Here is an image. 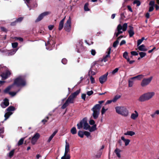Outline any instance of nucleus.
I'll return each instance as SVG.
<instances>
[{
	"label": "nucleus",
	"mask_w": 159,
	"mask_h": 159,
	"mask_svg": "<svg viewBox=\"0 0 159 159\" xmlns=\"http://www.w3.org/2000/svg\"><path fill=\"white\" fill-rule=\"evenodd\" d=\"M18 44V43L16 42L12 43V47L13 48H16L17 47Z\"/></svg>",
	"instance_id": "bf43d9fd"
},
{
	"label": "nucleus",
	"mask_w": 159,
	"mask_h": 159,
	"mask_svg": "<svg viewBox=\"0 0 159 159\" xmlns=\"http://www.w3.org/2000/svg\"><path fill=\"white\" fill-rule=\"evenodd\" d=\"M80 93V91L77 90L74 93H72L70 96H71L72 98H75L77 95Z\"/></svg>",
	"instance_id": "7c9ffc66"
},
{
	"label": "nucleus",
	"mask_w": 159,
	"mask_h": 159,
	"mask_svg": "<svg viewBox=\"0 0 159 159\" xmlns=\"http://www.w3.org/2000/svg\"><path fill=\"white\" fill-rule=\"evenodd\" d=\"M70 132L73 134H76L77 133V131L75 127H73L70 130Z\"/></svg>",
	"instance_id": "ea45409f"
},
{
	"label": "nucleus",
	"mask_w": 159,
	"mask_h": 159,
	"mask_svg": "<svg viewBox=\"0 0 159 159\" xmlns=\"http://www.w3.org/2000/svg\"><path fill=\"white\" fill-rule=\"evenodd\" d=\"M152 77L151 76L148 78H144L142 81L141 85L142 87H145L148 85L151 82Z\"/></svg>",
	"instance_id": "1a4fd4ad"
},
{
	"label": "nucleus",
	"mask_w": 159,
	"mask_h": 159,
	"mask_svg": "<svg viewBox=\"0 0 159 159\" xmlns=\"http://www.w3.org/2000/svg\"><path fill=\"white\" fill-rule=\"evenodd\" d=\"M124 134L125 135L132 136L135 134V133L133 131H127Z\"/></svg>",
	"instance_id": "a878e982"
},
{
	"label": "nucleus",
	"mask_w": 159,
	"mask_h": 159,
	"mask_svg": "<svg viewBox=\"0 0 159 159\" xmlns=\"http://www.w3.org/2000/svg\"><path fill=\"white\" fill-rule=\"evenodd\" d=\"M111 48L110 47L107 50L106 53L107 54L103 57V58L102 60V61H104L105 62L107 61L108 60V59L110 57V54L111 53Z\"/></svg>",
	"instance_id": "f8f14e48"
},
{
	"label": "nucleus",
	"mask_w": 159,
	"mask_h": 159,
	"mask_svg": "<svg viewBox=\"0 0 159 159\" xmlns=\"http://www.w3.org/2000/svg\"><path fill=\"white\" fill-rule=\"evenodd\" d=\"M108 75V72H107L106 74L101 76L99 78V81L101 84H103L106 81Z\"/></svg>",
	"instance_id": "4468645a"
},
{
	"label": "nucleus",
	"mask_w": 159,
	"mask_h": 159,
	"mask_svg": "<svg viewBox=\"0 0 159 159\" xmlns=\"http://www.w3.org/2000/svg\"><path fill=\"white\" fill-rule=\"evenodd\" d=\"M83 43L82 41L80 40L79 43L77 45V50L76 51L78 52H80L83 49Z\"/></svg>",
	"instance_id": "2eb2a0df"
},
{
	"label": "nucleus",
	"mask_w": 159,
	"mask_h": 159,
	"mask_svg": "<svg viewBox=\"0 0 159 159\" xmlns=\"http://www.w3.org/2000/svg\"><path fill=\"white\" fill-rule=\"evenodd\" d=\"M123 36H120L118 37L117 38V40L114 42L113 46L114 48H116L119 43V41L118 40H120L121 38H123Z\"/></svg>",
	"instance_id": "bb28decb"
},
{
	"label": "nucleus",
	"mask_w": 159,
	"mask_h": 159,
	"mask_svg": "<svg viewBox=\"0 0 159 159\" xmlns=\"http://www.w3.org/2000/svg\"><path fill=\"white\" fill-rule=\"evenodd\" d=\"M134 113H133L131 114L130 118L133 120L136 119L138 116L139 114L136 111H134Z\"/></svg>",
	"instance_id": "aec40b11"
},
{
	"label": "nucleus",
	"mask_w": 159,
	"mask_h": 159,
	"mask_svg": "<svg viewBox=\"0 0 159 159\" xmlns=\"http://www.w3.org/2000/svg\"><path fill=\"white\" fill-rule=\"evenodd\" d=\"M9 105L8 100L7 98H5L1 104V106L2 108H5Z\"/></svg>",
	"instance_id": "dca6fc26"
},
{
	"label": "nucleus",
	"mask_w": 159,
	"mask_h": 159,
	"mask_svg": "<svg viewBox=\"0 0 159 159\" xmlns=\"http://www.w3.org/2000/svg\"><path fill=\"white\" fill-rule=\"evenodd\" d=\"M121 139L123 140L125 143V145L126 146H127L130 142V140L129 139H125L124 137L122 136L121 138Z\"/></svg>",
	"instance_id": "4be33fe9"
},
{
	"label": "nucleus",
	"mask_w": 159,
	"mask_h": 159,
	"mask_svg": "<svg viewBox=\"0 0 159 159\" xmlns=\"http://www.w3.org/2000/svg\"><path fill=\"white\" fill-rule=\"evenodd\" d=\"M139 54L140 56V58H142L144 57L146 55V53L143 52H141L139 53Z\"/></svg>",
	"instance_id": "49530a36"
},
{
	"label": "nucleus",
	"mask_w": 159,
	"mask_h": 159,
	"mask_svg": "<svg viewBox=\"0 0 159 159\" xmlns=\"http://www.w3.org/2000/svg\"><path fill=\"white\" fill-rule=\"evenodd\" d=\"M95 121L93 120H91L89 121V123L90 125H93L95 124Z\"/></svg>",
	"instance_id": "0e129e2a"
},
{
	"label": "nucleus",
	"mask_w": 159,
	"mask_h": 159,
	"mask_svg": "<svg viewBox=\"0 0 159 159\" xmlns=\"http://www.w3.org/2000/svg\"><path fill=\"white\" fill-rule=\"evenodd\" d=\"M17 50V49L12 50L10 52H8L7 54V55L11 56L12 55H13L16 53Z\"/></svg>",
	"instance_id": "c756f323"
},
{
	"label": "nucleus",
	"mask_w": 159,
	"mask_h": 159,
	"mask_svg": "<svg viewBox=\"0 0 159 159\" xmlns=\"http://www.w3.org/2000/svg\"><path fill=\"white\" fill-rule=\"evenodd\" d=\"M88 5L89 4L88 3H86L85 4L84 7V9L85 11H88L89 10V9L88 8Z\"/></svg>",
	"instance_id": "c03bdc74"
},
{
	"label": "nucleus",
	"mask_w": 159,
	"mask_h": 159,
	"mask_svg": "<svg viewBox=\"0 0 159 159\" xmlns=\"http://www.w3.org/2000/svg\"><path fill=\"white\" fill-rule=\"evenodd\" d=\"M77 128L80 129L83 128L84 129L87 130L89 127V125L87 123V119L86 118H83L80 121L79 123L77 125Z\"/></svg>",
	"instance_id": "39448f33"
},
{
	"label": "nucleus",
	"mask_w": 159,
	"mask_h": 159,
	"mask_svg": "<svg viewBox=\"0 0 159 159\" xmlns=\"http://www.w3.org/2000/svg\"><path fill=\"white\" fill-rule=\"evenodd\" d=\"M129 30H128V33L130 37H132L134 34L133 27L131 26H129Z\"/></svg>",
	"instance_id": "6ab92c4d"
},
{
	"label": "nucleus",
	"mask_w": 159,
	"mask_h": 159,
	"mask_svg": "<svg viewBox=\"0 0 159 159\" xmlns=\"http://www.w3.org/2000/svg\"><path fill=\"white\" fill-rule=\"evenodd\" d=\"M134 82L133 81L130 80L129 81V87H131L133 86Z\"/></svg>",
	"instance_id": "4d7b16f0"
},
{
	"label": "nucleus",
	"mask_w": 159,
	"mask_h": 159,
	"mask_svg": "<svg viewBox=\"0 0 159 159\" xmlns=\"http://www.w3.org/2000/svg\"><path fill=\"white\" fill-rule=\"evenodd\" d=\"M23 17H20L16 19V20L17 23L20 22L23 20Z\"/></svg>",
	"instance_id": "6e6d98bb"
},
{
	"label": "nucleus",
	"mask_w": 159,
	"mask_h": 159,
	"mask_svg": "<svg viewBox=\"0 0 159 159\" xmlns=\"http://www.w3.org/2000/svg\"><path fill=\"white\" fill-rule=\"evenodd\" d=\"M70 103L67 100H66L65 103L62 105L61 108L62 109L65 108L69 105Z\"/></svg>",
	"instance_id": "e433bc0d"
},
{
	"label": "nucleus",
	"mask_w": 159,
	"mask_h": 159,
	"mask_svg": "<svg viewBox=\"0 0 159 159\" xmlns=\"http://www.w3.org/2000/svg\"><path fill=\"white\" fill-rule=\"evenodd\" d=\"M120 97L121 96L119 95H117L115 96L112 99V101H113V102H116L118 99L120 98Z\"/></svg>",
	"instance_id": "4c0bfd02"
},
{
	"label": "nucleus",
	"mask_w": 159,
	"mask_h": 159,
	"mask_svg": "<svg viewBox=\"0 0 159 159\" xmlns=\"http://www.w3.org/2000/svg\"><path fill=\"white\" fill-rule=\"evenodd\" d=\"M118 70H119V68H116V69H115L114 70H113L111 72V73L112 75H114L118 71Z\"/></svg>",
	"instance_id": "8fccbe9b"
},
{
	"label": "nucleus",
	"mask_w": 159,
	"mask_h": 159,
	"mask_svg": "<svg viewBox=\"0 0 159 159\" xmlns=\"http://www.w3.org/2000/svg\"><path fill=\"white\" fill-rule=\"evenodd\" d=\"M48 119V117H47L45 119L43 120H42V122H43L44 124H45V123L47 122V120Z\"/></svg>",
	"instance_id": "e2e57ef3"
},
{
	"label": "nucleus",
	"mask_w": 159,
	"mask_h": 159,
	"mask_svg": "<svg viewBox=\"0 0 159 159\" xmlns=\"http://www.w3.org/2000/svg\"><path fill=\"white\" fill-rule=\"evenodd\" d=\"M138 49L139 51L145 52L148 50V49L146 47L144 44H142L138 46Z\"/></svg>",
	"instance_id": "a211bd4d"
},
{
	"label": "nucleus",
	"mask_w": 159,
	"mask_h": 159,
	"mask_svg": "<svg viewBox=\"0 0 159 159\" xmlns=\"http://www.w3.org/2000/svg\"><path fill=\"white\" fill-rule=\"evenodd\" d=\"M134 4H136L137 6H139L140 5V2L139 0H135L133 2Z\"/></svg>",
	"instance_id": "09e8293b"
},
{
	"label": "nucleus",
	"mask_w": 159,
	"mask_h": 159,
	"mask_svg": "<svg viewBox=\"0 0 159 159\" xmlns=\"http://www.w3.org/2000/svg\"><path fill=\"white\" fill-rule=\"evenodd\" d=\"M127 24L126 23H124L123 26H122L120 24H119L117 28V33L115 32V35H116V37H118L119 34H122L123 31H125L127 30Z\"/></svg>",
	"instance_id": "0eeeda50"
},
{
	"label": "nucleus",
	"mask_w": 159,
	"mask_h": 159,
	"mask_svg": "<svg viewBox=\"0 0 159 159\" xmlns=\"http://www.w3.org/2000/svg\"><path fill=\"white\" fill-rule=\"evenodd\" d=\"M108 110V109L107 108V109H105L104 107H103L102 108V110H101V114L102 115H103L106 111H107Z\"/></svg>",
	"instance_id": "13d9d810"
},
{
	"label": "nucleus",
	"mask_w": 159,
	"mask_h": 159,
	"mask_svg": "<svg viewBox=\"0 0 159 159\" xmlns=\"http://www.w3.org/2000/svg\"><path fill=\"white\" fill-rule=\"evenodd\" d=\"M70 103L67 100H66L65 103L62 105L61 108L62 109L65 108L69 105Z\"/></svg>",
	"instance_id": "f704fd0d"
},
{
	"label": "nucleus",
	"mask_w": 159,
	"mask_h": 159,
	"mask_svg": "<svg viewBox=\"0 0 159 159\" xmlns=\"http://www.w3.org/2000/svg\"><path fill=\"white\" fill-rule=\"evenodd\" d=\"M3 71H5V72H3L1 76L3 79H6L10 76L11 73L6 67L3 66L2 65H0V72Z\"/></svg>",
	"instance_id": "423d86ee"
},
{
	"label": "nucleus",
	"mask_w": 159,
	"mask_h": 159,
	"mask_svg": "<svg viewBox=\"0 0 159 159\" xmlns=\"http://www.w3.org/2000/svg\"><path fill=\"white\" fill-rule=\"evenodd\" d=\"M84 132H83L81 131H79L78 132V135L81 138H83L84 136Z\"/></svg>",
	"instance_id": "a18cd8bd"
},
{
	"label": "nucleus",
	"mask_w": 159,
	"mask_h": 159,
	"mask_svg": "<svg viewBox=\"0 0 159 159\" xmlns=\"http://www.w3.org/2000/svg\"><path fill=\"white\" fill-rule=\"evenodd\" d=\"M54 25H50L48 26V29L50 30H51L54 28Z\"/></svg>",
	"instance_id": "774afa93"
},
{
	"label": "nucleus",
	"mask_w": 159,
	"mask_h": 159,
	"mask_svg": "<svg viewBox=\"0 0 159 159\" xmlns=\"http://www.w3.org/2000/svg\"><path fill=\"white\" fill-rule=\"evenodd\" d=\"M52 41L49 39L47 43H45V46L46 47V48L48 50H51V48H48L47 46L48 45L49 46H50L51 45Z\"/></svg>",
	"instance_id": "c85d7f7f"
},
{
	"label": "nucleus",
	"mask_w": 159,
	"mask_h": 159,
	"mask_svg": "<svg viewBox=\"0 0 159 159\" xmlns=\"http://www.w3.org/2000/svg\"><path fill=\"white\" fill-rule=\"evenodd\" d=\"M71 20L70 17L66 21L64 25V29L66 31L69 32L70 31L71 29Z\"/></svg>",
	"instance_id": "9b49d317"
},
{
	"label": "nucleus",
	"mask_w": 159,
	"mask_h": 159,
	"mask_svg": "<svg viewBox=\"0 0 159 159\" xmlns=\"http://www.w3.org/2000/svg\"><path fill=\"white\" fill-rule=\"evenodd\" d=\"M123 57L126 59L127 58H128V52H125L123 53Z\"/></svg>",
	"instance_id": "052dcab7"
},
{
	"label": "nucleus",
	"mask_w": 159,
	"mask_h": 159,
	"mask_svg": "<svg viewBox=\"0 0 159 159\" xmlns=\"http://www.w3.org/2000/svg\"><path fill=\"white\" fill-rule=\"evenodd\" d=\"M159 115V110L156 111L153 113L151 115L152 118H155L157 115Z\"/></svg>",
	"instance_id": "2f4dec72"
},
{
	"label": "nucleus",
	"mask_w": 159,
	"mask_h": 159,
	"mask_svg": "<svg viewBox=\"0 0 159 159\" xmlns=\"http://www.w3.org/2000/svg\"><path fill=\"white\" fill-rule=\"evenodd\" d=\"M67 60L65 58H63L61 60L62 63L64 65L66 64L67 63Z\"/></svg>",
	"instance_id": "864d4df0"
},
{
	"label": "nucleus",
	"mask_w": 159,
	"mask_h": 159,
	"mask_svg": "<svg viewBox=\"0 0 159 159\" xmlns=\"http://www.w3.org/2000/svg\"><path fill=\"white\" fill-rule=\"evenodd\" d=\"M93 93V91L91 90L90 91H88L87 93V94L88 96H89L92 95Z\"/></svg>",
	"instance_id": "338daca9"
},
{
	"label": "nucleus",
	"mask_w": 159,
	"mask_h": 159,
	"mask_svg": "<svg viewBox=\"0 0 159 159\" xmlns=\"http://www.w3.org/2000/svg\"><path fill=\"white\" fill-rule=\"evenodd\" d=\"M149 5L151 6H153L154 7V5H155V2L154 1H151L150 2Z\"/></svg>",
	"instance_id": "69168bd1"
},
{
	"label": "nucleus",
	"mask_w": 159,
	"mask_h": 159,
	"mask_svg": "<svg viewBox=\"0 0 159 159\" xmlns=\"http://www.w3.org/2000/svg\"><path fill=\"white\" fill-rule=\"evenodd\" d=\"M20 90V89H19L16 92H9V94L10 95H11V96H15L16 94V93H18L19 91Z\"/></svg>",
	"instance_id": "de8ad7c7"
},
{
	"label": "nucleus",
	"mask_w": 159,
	"mask_h": 159,
	"mask_svg": "<svg viewBox=\"0 0 159 159\" xmlns=\"http://www.w3.org/2000/svg\"><path fill=\"white\" fill-rule=\"evenodd\" d=\"M131 53L133 56H137L138 54V53L135 51H132L131 52Z\"/></svg>",
	"instance_id": "680f3d73"
},
{
	"label": "nucleus",
	"mask_w": 159,
	"mask_h": 159,
	"mask_svg": "<svg viewBox=\"0 0 159 159\" xmlns=\"http://www.w3.org/2000/svg\"><path fill=\"white\" fill-rule=\"evenodd\" d=\"M155 93L153 92H148L141 95L139 98V101L143 102L148 100L152 98L155 95Z\"/></svg>",
	"instance_id": "20e7f679"
},
{
	"label": "nucleus",
	"mask_w": 159,
	"mask_h": 159,
	"mask_svg": "<svg viewBox=\"0 0 159 159\" xmlns=\"http://www.w3.org/2000/svg\"><path fill=\"white\" fill-rule=\"evenodd\" d=\"M104 102V101H99L98 102L100 104H96L92 108V110L93 111V116L94 119H96L98 117L101 107V104L103 103Z\"/></svg>",
	"instance_id": "f03ea898"
},
{
	"label": "nucleus",
	"mask_w": 159,
	"mask_h": 159,
	"mask_svg": "<svg viewBox=\"0 0 159 159\" xmlns=\"http://www.w3.org/2000/svg\"><path fill=\"white\" fill-rule=\"evenodd\" d=\"M25 139V138H22L17 143L18 146L20 145L23 143Z\"/></svg>",
	"instance_id": "79ce46f5"
},
{
	"label": "nucleus",
	"mask_w": 159,
	"mask_h": 159,
	"mask_svg": "<svg viewBox=\"0 0 159 159\" xmlns=\"http://www.w3.org/2000/svg\"><path fill=\"white\" fill-rule=\"evenodd\" d=\"M70 103L67 100H66L65 103L62 105L61 108L62 109L65 108L69 105Z\"/></svg>",
	"instance_id": "c9c22d12"
},
{
	"label": "nucleus",
	"mask_w": 159,
	"mask_h": 159,
	"mask_svg": "<svg viewBox=\"0 0 159 159\" xmlns=\"http://www.w3.org/2000/svg\"><path fill=\"white\" fill-rule=\"evenodd\" d=\"M69 144L67 142L66 140V145L65 148V152L64 155L61 158V159H70V156L69 154H67L69 151Z\"/></svg>",
	"instance_id": "6e6552de"
},
{
	"label": "nucleus",
	"mask_w": 159,
	"mask_h": 159,
	"mask_svg": "<svg viewBox=\"0 0 159 159\" xmlns=\"http://www.w3.org/2000/svg\"><path fill=\"white\" fill-rule=\"evenodd\" d=\"M51 13V12L50 11H47L41 13L43 16V17L46 16H47Z\"/></svg>",
	"instance_id": "37998d69"
},
{
	"label": "nucleus",
	"mask_w": 159,
	"mask_h": 159,
	"mask_svg": "<svg viewBox=\"0 0 159 159\" xmlns=\"http://www.w3.org/2000/svg\"><path fill=\"white\" fill-rule=\"evenodd\" d=\"M43 18V17L42 15L41 14H40L38 17L35 20V22H38L40 21H41Z\"/></svg>",
	"instance_id": "473e14b6"
},
{
	"label": "nucleus",
	"mask_w": 159,
	"mask_h": 159,
	"mask_svg": "<svg viewBox=\"0 0 159 159\" xmlns=\"http://www.w3.org/2000/svg\"><path fill=\"white\" fill-rule=\"evenodd\" d=\"M144 39V37H142L141 39H139L137 41V46H139Z\"/></svg>",
	"instance_id": "a19ab883"
},
{
	"label": "nucleus",
	"mask_w": 159,
	"mask_h": 159,
	"mask_svg": "<svg viewBox=\"0 0 159 159\" xmlns=\"http://www.w3.org/2000/svg\"><path fill=\"white\" fill-rule=\"evenodd\" d=\"M84 134L88 138L89 137L90 135V133L89 132L87 131H84Z\"/></svg>",
	"instance_id": "603ef678"
},
{
	"label": "nucleus",
	"mask_w": 159,
	"mask_h": 159,
	"mask_svg": "<svg viewBox=\"0 0 159 159\" xmlns=\"http://www.w3.org/2000/svg\"><path fill=\"white\" fill-rule=\"evenodd\" d=\"M15 151V149H13L11 150L9 153L7 154V156L10 158H11L13 156Z\"/></svg>",
	"instance_id": "cd10ccee"
},
{
	"label": "nucleus",
	"mask_w": 159,
	"mask_h": 159,
	"mask_svg": "<svg viewBox=\"0 0 159 159\" xmlns=\"http://www.w3.org/2000/svg\"><path fill=\"white\" fill-rule=\"evenodd\" d=\"M90 79L91 81V83L92 84H94L95 83V81L94 80V79L92 76H90Z\"/></svg>",
	"instance_id": "5fc2aeb1"
},
{
	"label": "nucleus",
	"mask_w": 159,
	"mask_h": 159,
	"mask_svg": "<svg viewBox=\"0 0 159 159\" xmlns=\"http://www.w3.org/2000/svg\"><path fill=\"white\" fill-rule=\"evenodd\" d=\"M116 112L124 117L127 116L129 114L127 108L124 106H117L115 107Z\"/></svg>",
	"instance_id": "f257e3e1"
},
{
	"label": "nucleus",
	"mask_w": 159,
	"mask_h": 159,
	"mask_svg": "<svg viewBox=\"0 0 159 159\" xmlns=\"http://www.w3.org/2000/svg\"><path fill=\"white\" fill-rule=\"evenodd\" d=\"M74 99L70 95L69 97L66 100H67L70 103H74Z\"/></svg>",
	"instance_id": "72a5a7b5"
},
{
	"label": "nucleus",
	"mask_w": 159,
	"mask_h": 159,
	"mask_svg": "<svg viewBox=\"0 0 159 159\" xmlns=\"http://www.w3.org/2000/svg\"><path fill=\"white\" fill-rule=\"evenodd\" d=\"M13 84L15 87V86L17 87H23L26 84V81L23 76H20L16 79Z\"/></svg>",
	"instance_id": "7ed1b4c3"
},
{
	"label": "nucleus",
	"mask_w": 159,
	"mask_h": 159,
	"mask_svg": "<svg viewBox=\"0 0 159 159\" xmlns=\"http://www.w3.org/2000/svg\"><path fill=\"white\" fill-rule=\"evenodd\" d=\"M15 110V108L13 106H10L8 107L7 109V110L8 112L6 113L4 115V117H5L4 120H6L8 118H9V116L13 114V113L11 111H14Z\"/></svg>",
	"instance_id": "9d476101"
},
{
	"label": "nucleus",
	"mask_w": 159,
	"mask_h": 159,
	"mask_svg": "<svg viewBox=\"0 0 159 159\" xmlns=\"http://www.w3.org/2000/svg\"><path fill=\"white\" fill-rule=\"evenodd\" d=\"M15 87L14 86V85L13 84L11 85H10L7 87L4 91V92L5 93H7L9 92V90L11 89H14Z\"/></svg>",
	"instance_id": "f3484780"
},
{
	"label": "nucleus",
	"mask_w": 159,
	"mask_h": 159,
	"mask_svg": "<svg viewBox=\"0 0 159 159\" xmlns=\"http://www.w3.org/2000/svg\"><path fill=\"white\" fill-rule=\"evenodd\" d=\"M92 55L95 56L96 53V51L95 49H92L90 51Z\"/></svg>",
	"instance_id": "3c124183"
},
{
	"label": "nucleus",
	"mask_w": 159,
	"mask_h": 159,
	"mask_svg": "<svg viewBox=\"0 0 159 159\" xmlns=\"http://www.w3.org/2000/svg\"><path fill=\"white\" fill-rule=\"evenodd\" d=\"M97 125H93L91 127L89 125V127L87 130H89L90 132H92L94 131L97 129Z\"/></svg>",
	"instance_id": "b1692460"
},
{
	"label": "nucleus",
	"mask_w": 159,
	"mask_h": 159,
	"mask_svg": "<svg viewBox=\"0 0 159 159\" xmlns=\"http://www.w3.org/2000/svg\"><path fill=\"white\" fill-rule=\"evenodd\" d=\"M40 137V134L38 133H36L34 135L33 137L32 138L31 140V143L33 144H35L36 142H37L38 139Z\"/></svg>",
	"instance_id": "ddd939ff"
},
{
	"label": "nucleus",
	"mask_w": 159,
	"mask_h": 159,
	"mask_svg": "<svg viewBox=\"0 0 159 159\" xmlns=\"http://www.w3.org/2000/svg\"><path fill=\"white\" fill-rule=\"evenodd\" d=\"M115 153H116L117 156L119 158L121 156H120V151L119 150V149H116L115 150Z\"/></svg>",
	"instance_id": "58836bf2"
},
{
	"label": "nucleus",
	"mask_w": 159,
	"mask_h": 159,
	"mask_svg": "<svg viewBox=\"0 0 159 159\" xmlns=\"http://www.w3.org/2000/svg\"><path fill=\"white\" fill-rule=\"evenodd\" d=\"M57 132V130H56L54 131V132L52 133V134L49 137L48 140V142L49 143L52 140V139L54 136L56 135Z\"/></svg>",
	"instance_id": "393cba45"
},
{
	"label": "nucleus",
	"mask_w": 159,
	"mask_h": 159,
	"mask_svg": "<svg viewBox=\"0 0 159 159\" xmlns=\"http://www.w3.org/2000/svg\"><path fill=\"white\" fill-rule=\"evenodd\" d=\"M144 77V75H140L131 78V80H133L135 79H137L138 80H140L141 79L143 78Z\"/></svg>",
	"instance_id": "5701e85b"
},
{
	"label": "nucleus",
	"mask_w": 159,
	"mask_h": 159,
	"mask_svg": "<svg viewBox=\"0 0 159 159\" xmlns=\"http://www.w3.org/2000/svg\"><path fill=\"white\" fill-rule=\"evenodd\" d=\"M65 17L60 22L59 25V28L58 29L59 30H61L63 27L64 25V21L65 19Z\"/></svg>",
	"instance_id": "412c9836"
}]
</instances>
